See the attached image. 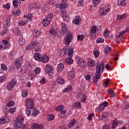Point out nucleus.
I'll list each match as a JSON object with an SVG mask.
<instances>
[{"label":"nucleus","instance_id":"f257e3e1","mask_svg":"<svg viewBox=\"0 0 129 129\" xmlns=\"http://www.w3.org/2000/svg\"><path fill=\"white\" fill-rule=\"evenodd\" d=\"M67 54L68 55L69 57L66 59V61L67 64L70 65L73 63V59L72 57V56H73V48L72 47H69L68 49V51L67 48L63 49L62 52L61 51L60 54V56H64V55H67Z\"/></svg>","mask_w":129,"mask_h":129},{"label":"nucleus","instance_id":"f03ea898","mask_svg":"<svg viewBox=\"0 0 129 129\" xmlns=\"http://www.w3.org/2000/svg\"><path fill=\"white\" fill-rule=\"evenodd\" d=\"M23 122L24 118L21 116L18 117L17 121L14 123V126L19 128L26 129V125Z\"/></svg>","mask_w":129,"mask_h":129},{"label":"nucleus","instance_id":"7ed1b4c3","mask_svg":"<svg viewBox=\"0 0 129 129\" xmlns=\"http://www.w3.org/2000/svg\"><path fill=\"white\" fill-rule=\"evenodd\" d=\"M72 40H73V35L71 32H69L67 33L66 36L64 37L63 43L65 45H67V46H69L70 43L72 42Z\"/></svg>","mask_w":129,"mask_h":129},{"label":"nucleus","instance_id":"20e7f679","mask_svg":"<svg viewBox=\"0 0 129 129\" xmlns=\"http://www.w3.org/2000/svg\"><path fill=\"white\" fill-rule=\"evenodd\" d=\"M53 14L50 13L44 18L42 22L44 27H47L48 25H50V23H51V21L53 20Z\"/></svg>","mask_w":129,"mask_h":129},{"label":"nucleus","instance_id":"39448f33","mask_svg":"<svg viewBox=\"0 0 129 129\" xmlns=\"http://www.w3.org/2000/svg\"><path fill=\"white\" fill-rule=\"evenodd\" d=\"M96 65V73L101 75V72H103L104 70V62H97Z\"/></svg>","mask_w":129,"mask_h":129},{"label":"nucleus","instance_id":"423d86ee","mask_svg":"<svg viewBox=\"0 0 129 129\" xmlns=\"http://www.w3.org/2000/svg\"><path fill=\"white\" fill-rule=\"evenodd\" d=\"M10 24H11V18L8 17L6 19L5 23L4 24V29L2 33V36L7 35V33H8V30H9V25H10Z\"/></svg>","mask_w":129,"mask_h":129},{"label":"nucleus","instance_id":"0eeeda50","mask_svg":"<svg viewBox=\"0 0 129 129\" xmlns=\"http://www.w3.org/2000/svg\"><path fill=\"white\" fill-rule=\"evenodd\" d=\"M45 74H48L50 77L53 76V68L50 64L47 63L44 68Z\"/></svg>","mask_w":129,"mask_h":129},{"label":"nucleus","instance_id":"6e6552de","mask_svg":"<svg viewBox=\"0 0 129 129\" xmlns=\"http://www.w3.org/2000/svg\"><path fill=\"white\" fill-rule=\"evenodd\" d=\"M109 11H110V5H106L105 9L104 8L99 9V13L100 16H104V15H106V13H108Z\"/></svg>","mask_w":129,"mask_h":129},{"label":"nucleus","instance_id":"1a4fd4ad","mask_svg":"<svg viewBox=\"0 0 129 129\" xmlns=\"http://www.w3.org/2000/svg\"><path fill=\"white\" fill-rule=\"evenodd\" d=\"M17 84V79L14 78L7 84V89L9 91L14 88V86Z\"/></svg>","mask_w":129,"mask_h":129},{"label":"nucleus","instance_id":"9d476101","mask_svg":"<svg viewBox=\"0 0 129 129\" xmlns=\"http://www.w3.org/2000/svg\"><path fill=\"white\" fill-rule=\"evenodd\" d=\"M76 60H77L79 66H80L81 68H83V67L85 66L86 62H85L83 58L80 57H77Z\"/></svg>","mask_w":129,"mask_h":129},{"label":"nucleus","instance_id":"9b49d317","mask_svg":"<svg viewBox=\"0 0 129 129\" xmlns=\"http://www.w3.org/2000/svg\"><path fill=\"white\" fill-rule=\"evenodd\" d=\"M38 46V41H33L30 44L27 45L26 47V50H33V48L37 47Z\"/></svg>","mask_w":129,"mask_h":129},{"label":"nucleus","instance_id":"f8f14e48","mask_svg":"<svg viewBox=\"0 0 129 129\" xmlns=\"http://www.w3.org/2000/svg\"><path fill=\"white\" fill-rule=\"evenodd\" d=\"M11 46V44L7 40H3L2 44H0V49L4 50L6 48H9Z\"/></svg>","mask_w":129,"mask_h":129},{"label":"nucleus","instance_id":"ddd939ff","mask_svg":"<svg viewBox=\"0 0 129 129\" xmlns=\"http://www.w3.org/2000/svg\"><path fill=\"white\" fill-rule=\"evenodd\" d=\"M25 105L27 108L31 109H34V108H35L34 107V103H33V101H32L31 99H28L25 101Z\"/></svg>","mask_w":129,"mask_h":129},{"label":"nucleus","instance_id":"4468645a","mask_svg":"<svg viewBox=\"0 0 129 129\" xmlns=\"http://www.w3.org/2000/svg\"><path fill=\"white\" fill-rule=\"evenodd\" d=\"M60 14H61V17L66 21V22H68L69 21V17L68 16V14H67V12H66V11L65 10L62 9L60 11Z\"/></svg>","mask_w":129,"mask_h":129},{"label":"nucleus","instance_id":"2eb2a0df","mask_svg":"<svg viewBox=\"0 0 129 129\" xmlns=\"http://www.w3.org/2000/svg\"><path fill=\"white\" fill-rule=\"evenodd\" d=\"M100 76H101V75L97 73L92 74V78L94 82H97L100 79Z\"/></svg>","mask_w":129,"mask_h":129},{"label":"nucleus","instance_id":"dca6fc26","mask_svg":"<svg viewBox=\"0 0 129 129\" xmlns=\"http://www.w3.org/2000/svg\"><path fill=\"white\" fill-rule=\"evenodd\" d=\"M68 29L67 28V26H66V24L64 23H61V29L60 30L59 33H61L62 35H65L66 34V32H67Z\"/></svg>","mask_w":129,"mask_h":129},{"label":"nucleus","instance_id":"f3484780","mask_svg":"<svg viewBox=\"0 0 129 129\" xmlns=\"http://www.w3.org/2000/svg\"><path fill=\"white\" fill-rule=\"evenodd\" d=\"M23 59H24V56H20L19 59L16 60V66L17 69L21 67L22 63H23Z\"/></svg>","mask_w":129,"mask_h":129},{"label":"nucleus","instance_id":"a211bd4d","mask_svg":"<svg viewBox=\"0 0 129 129\" xmlns=\"http://www.w3.org/2000/svg\"><path fill=\"white\" fill-rule=\"evenodd\" d=\"M32 128L33 129H44L43 125H40L38 123H33L32 124Z\"/></svg>","mask_w":129,"mask_h":129},{"label":"nucleus","instance_id":"6ab92c4d","mask_svg":"<svg viewBox=\"0 0 129 129\" xmlns=\"http://www.w3.org/2000/svg\"><path fill=\"white\" fill-rule=\"evenodd\" d=\"M88 65L90 67H94L95 66V61L91 58L88 59Z\"/></svg>","mask_w":129,"mask_h":129},{"label":"nucleus","instance_id":"aec40b11","mask_svg":"<svg viewBox=\"0 0 129 129\" xmlns=\"http://www.w3.org/2000/svg\"><path fill=\"white\" fill-rule=\"evenodd\" d=\"M80 21H81V18L79 16H77L75 19L73 20V23L75 24V25H77L80 23Z\"/></svg>","mask_w":129,"mask_h":129},{"label":"nucleus","instance_id":"412c9836","mask_svg":"<svg viewBox=\"0 0 129 129\" xmlns=\"http://www.w3.org/2000/svg\"><path fill=\"white\" fill-rule=\"evenodd\" d=\"M34 58L36 61H41L42 55L40 53H35L34 55Z\"/></svg>","mask_w":129,"mask_h":129},{"label":"nucleus","instance_id":"4be33fe9","mask_svg":"<svg viewBox=\"0 0 129 129\" xmlns=\"http://www.w3.org/2000/svg\"><path fill=\"white\" fill-rule=\"evenodd\" d=\"M56 82L57 84H59L60 85L64 84V79L61 77H58L56 78Z\"/></svg>","mask_w":129,"mask_h":129},{"label":"nucleus","instance_id":"5701e85b","mask_svg":"<svg viewBox=\"0 0 129 129\" xmlns=\"http://www.w3.org/2000/svg\"><path fill=\"white\" fill-rule=\"evenodd\" d=\"M64 69V64L62 63H59L57 66V72H61Z\"/></svg>","mask_w":129,"mask_h":129},{"label":"nucleus","instance_id":"b1692460","mask_svg":"<svg viewBox=\"0 0 129 129\" xmlns=\"http://www.w3.org/2000/svg\"><path fill=\"white\" fill-rule=\"evenodd\" d=\"M69 77H71L72 78H74L75 76V71L74 69H72V71L68 72Z\"/></svg>","mask_w":129,"mask_h":129},{"label":"nucleus","instance_id":"393cba45","mask_svg":"<svg viewBox=\"0 0 129 129\" xmlns=\"http://www.w3.org/2000/svg\"><path fill=\"white\" fill-rule=\"evenodd\" d=\"M40 61L43 62V63H47V62H49V57L47 55H44L43 57L41 56Z\"/></svg>","mask_w":129,"mask_h":129},{"label":"nucleus","instance_id":"a878e982","mask_svg":"<svg viewBox=\"0 0 129 129\" xmlns=\"http://www.w3.org/2000/svg\"><path fill=\"white\" fill-rule=\"evenodd\" d=\"M28 23H29V22L27 21V20H22L20 21L18 24L20 27H22V26H25Z\"/></svg>","mask_w":129,"mask_h":129},{"label":"nucleus","instance_id":"bb28decb","mask_svg":"<svg viewBox=\"0 0 129 129\" xmlns=\"http://www.w3.org/2000/svg\"><path fill=\"white\" fill-rule=\"evenodd\" d=\"M29 78H30V80H32L33 78H35L36 77V73L34 72H30L29 74Z\"/></svg>","mask_w":129,"mask_h":129},{"label":"nucleus","instance_id":"cd10ccee","mask_svg":"<svg viewBox=\"0 0 129 129\" xmlns=\"http://www.w3.org/2000/svg\"><path fill=\"white\" fill-rule=\"evenodd\" d=\"M24 18L26 19L27 21H32L31 19L33 18V14H29L27 16L24 15Z\"/></svg>","mask_w":129,"mask_h":129},{"label":"nucleus","instance_id":"c85d7f7f","mask_svg":"<svg viewBox=\"0 0 129 129\" xmlns=\"http://www.w3.org/2000/svg\"><path fill=\"white\" fill-rule=\"evenodd\" d=\"M33 35L34 37H39V35H40V31L35 29L33 32Z\"/></svg>","mask_w":129,"mask_h":129},{"label":"nucleus","instance_id":"c756f323","mask_svg":"<svg viewBox=\"0 0 129 129\" xmlns=\"http://www.w3.org/2000/svg\"><path fill=\"white\" fill-rule=\"evenodd\" d=\"M12 14L14 15V16H19L21 14V10H15L13 11Z\"/></svg>","mask_w":129,"mask_h":129},{"label":"nucleus","instance_id":"7c9ffc66","mask_svg":"<svg viewBox=\"0 0 129 129\" xmlns=\"http://www.w3.org/2000/svg\"><path fill=\"white\" fill-rule=\"evenodd\" d=\"M73 107L74 108H81V103L79 102L75 103L73 105Z\"/></svg>","mask_w":129,"mask_h":129},{"label":"nucleus","instance_id":"2f4dec72","mask_svg":"<svg viewBox=\"0 0 129 129\" xmlns=\"http://www.w3.org/2000/svg\"><path fill=\"white\" fill-rule=\"evenodd\" d=\"M19 41L20 45H24L26 42L25 40V39H24V37H23L22 36H21L19 38Z\"/></svg>","mask_w":129,"mask_h":129},{"label":"nucleus","instance_id":"473e14b6","mask_svg":"<svg viewBox=\"0 0 129 129\" xmlns=\"http://www.w3.org/2000/svg\"><path fill=\"white\" fill-rule=\"evenodd\" d=\"M117 124H118V121H117V119H114L113 121V124H112V128L114 129L116 126H117Z\"/></svg>","mask_w":129,"mask_h":129},{"label":"nucleus","instance_id":"72a5a7b5","mask_svg":"<svg viewBox=\"0 0 129 129\" xmlns=\"http://www.w3.org/2000/svg\"><path fill=\"white\" fill-rule=\"evenodd\" d=\"M39 113L40 112L39 111V110H38V109H35V108L33 109V111H32V114L34 117H35V116H36V115H38Z\"/></svg>","mask_w":129,"mask_h":129},{"label":"nucleus","instance_id":"f704fd0d","mask_svg":"<svg viewBox=\"0 0 129 129\" xmlns=\"http://www.w3.org/2000/svg\"><path fill=\"white\" fill-rule=\"evenodd\" d=\"M111 51V47L109 46H107L106 48L104 49V53L105 54H108L109 52Z\"/></svg>","mask_w":129,"mask_h":129},{"label":"nucleus","instance_id":"c9c22d12","mask_svg":"<svg viewBox=\"0 0 129 129\" xmlns=\"http://www.w3.org/2000/svg\"><path fill=\"white\" fill-rule=\"evenodd\" d=\"M124 18H126V14H123L122 15H118L117 17V20L119 21V20H122V19H124Z\"/></svg>","mask_w":129,"mask_h":129},{"label":"nucleus","instance_id":"e433bc0d","mask_svg":"<svg viewBox=\"0 0 129 129\" xmlns=\"http://www.w3.org/2000/svg\"><path fill=\"white\" fill-rule=\"evenodd\" d=\"M19 2H20V0H14L13 1V5L14 8H17L19 6Z\"/></svg>","mask_w":129,"mask_h":129},{"label":"nucleus","instance_id":"4c0bfd02","mask_svg":"<svg viewBox=\"0 0 129 129\" xmlns=\"http://www.w3.org/2000/svg\"><path fill=\"white\" fill-rule=\"evenodd\" d=\"M67 0H62V4L61 5L60 8L61 9H64V8H66L67 7V4H66Z\"/></svg>","mask_w":129,"mask_h":129},{"label":"nucleus","instance_id":"58836bf2","mask_svg":"<svg viewBox=\"0 0 129 129\" xmlns=\"http://www.w3.org/2000/svg\"><path fill=\"white\" fill-rule=\"evenodd\" d=\"M75 119H73V120H71L70 123L69 124L68 127H72V126L74 125V123H75Z\"/></svg>","mask_w":129,"mask_h":129},{"label":"nucleus","instance_id":"ea45409f","mask_svg":"<svg viewBox=\"0 0 129 129\" xmlns=\"http://www.w3.org/2000/svg\"><path fill=\"white\" fill-rule=\"evenodd\" d=\"M22 94L23 97H27L29 93L26 90H23L22 92Z\"/></svg>","mask_w":129,"mask_h":129},{"label":"nucleus","instance_id":"a19ab883","mask_svg":"<svg viewBox=\"0 0 129 129\" xmlns=\"http://www.w3.org/2000/svg\"><path fill=\"white\" fill-rule=\"evenodd\" d=\"M101 0H93L92 3L94 5L95 7H96V6H98L99 4V3H100Z\"/></svg>","mask_w":129,"mask_h":129},{"label":"nucleus","instance_id":"79ce46f5","mask_svg":"<svg viewBox=\"0 0 129 129\" xmlns=\"http://www.w3.org/2000/svg\"><path fill=\"white\" fill-rule=\"evenodd\" d=\"M105 107L103 105V104H100L99 106L98 107V109L100 111H103L104 110Z\"/></svg>","mask_w":129,"mask_h":129},{"label":"nucleus","instance_id":"37998d69","mask_svg":"<svg viewBox=\"0 0 129 129\" xmlns=\"http://www.w3.org/2000/svg\"><path fill=\"white\" fill-rule=\"evenodd\" d=\"M71 89H72V87L69 86L63 90V92H70Z\"/></svg>","mask_w":129,"mask_h":129},{"label":"nucleus","instance_id":"c03bdc74","mask_svg":"<svg viewBox=\"0 0 129 129\" xmlns=\"http://www.w3.org/2000/svg\"><path fill=\"white\" fill-rule=\"evenodd\" d=\"M96 30H97V28L96 26H93L91 29V33L92 34L96 33Z\"/></svg>","mask_w":129,"mask_h":129},{"label":"nucleus","instance_id":"a18cd8bd","mask_svg":"<svg viewBox=\"0 0 129 129\" xmlns=\"http://www.w3.org/2000/svg\"><path fill=\"white\" fill-rule=\"evenodd\" d=\"M54 118H55V116L53 114L49 115L48 117L47 120H48V121H51L53 120Z\"/></svg>","mask_w":129,"mask_h":129},{"label":"nucleus","instance_id":"49530a36","mask_svg":"<svg viewBox=\"0 0 129 129\" xmlns=\"http://www.w3.org/2000/svg\"><path fill=\"white\" fill-rule=\"evenodd\" d=\"M1 69H2V70H4V71H7L8 70V68H7V66H6L5 63H2Z\"/></svg>","mask_w":129,"mask_h":129},{"label":"nucleus","instance_id":"de8ad7c7","mask_svg":"<svg viewBox=\"0 0 129 129\" xmlns=\"http://www.w3.org/2000/svg\"><path fill=\"white\" fill-rule=\"evenodd\" d=\"M104 36L105 38H107V37L109 36V31L108 30H105L104 32Z\"/></svg>","mask_w":129,"mask_h":129},{"label":"nucleus","instance_id":"09e8293b","mask_svg":"<svg viewBox=\"0 0 129 129\" xmlns=\"http://www.w3.org/2000/svg\"><path fill=\"white\" fill-rule=\"evenodd\" d=\"M108 93L109 95H111L112 97H114V91L112 90H108Z\"/></svg>","mask_w":129,"mask_h":129},{"label":"nucleus","instance_id":"8fccbe9b","mask_svg":"<svg viewBox=\"0 0 129 129\" xmlns=\"http://www.w3.org/2000/svg\"><path fill=\"white\" fill-rule=\"evenodd\" d=\"M63 108V106L62 105H60L57 106L56 108H55V109L56 110H57V111H61V110H62Z\"/></svg>","mask_w":129,"mask_h":129},{"label":"nucleus","instance_id":"3c124183","mask_svg":"<svg viewBox=\"0 0 129 129\" xmlns=\"http://www.w3.org/2000/svg\"><path fill=\"white\" fill-rule=\"evenodd\" d=\"M31 109H30L29 108H27V109H26V113L27 115V116H30V115L31 114Z\"/></svg>","mask_w":129,"mask_h":129},{"label":"nucleus","instance_id":"603ef678","mask_svg":"<svg viewBox=\"0 0 129 129\" xmlns=\"http://www.w3.org/2000/svg\"><path fill=\"white\" fill-rule=\"evenodd\" d=\"M33 7H34V9H40V8H41V5H40V4H37V3H33Z\"/></svg>","mask_w":129,"mask_h":129},{"label":"nucleus","instance_id":"864d4df0","mask_svg":"<svg viewBox=\"0 0 129 129\" xmlns=\"http://www.w3.org/2000/svg\"><path fill=\"white\" fill-rule=\"evenodd\" d=\"M6 122H8V120L5 118L0 119V124H4V123H6Z\"/></svg>","mask_w":129,"mask_h":129},{"label":"nucleus","instance_id":"5fc2aeb1","mask_svg":"<svg viewBox=\"0 0 129 129\" xmlns=\"http://www.w3.org/2000/svg\"><path fill=\"white\" fill-rule=\"evenodd\" d=\"M35 73L36 74H40V73H41V68H36L35 69Z\"/></svg>","mask_w":129,"mask_h":129},{"label":"nucleus","instance_id":"6e6d98bb","mask_svg":"<svg viewBox=\"0 0 129 129\" xmlns=\"http://www.w3.org/2000/svg\"><path fill=\"white\" fill-rule=\"evenodd\" d=\"M103 42H104V39L101 38H99L96 40V43L98 44H99V43H103Z\"/></svg>","mask_w":129,"mask_h":129},{"label":"nucleus","instance_id":"4d7b16f0","mask_svg":"<svg viewBox=\"0 0 129 129\" xmlns=\"http://www.w3.org/2000/svg\"><path fill=\"white\" fill-rule=\"evenodd\" d=\"M14 105H15V101H11L7 103V106H9L10 107L11 106H14Z\"/></svg>","mask_w":129,"mask_h":129},{"label":"nucleus","instance_id":"13d9d810","mask_svg":"<svg viewBox=\"0 0 129 129\" xmlns=\"http://www.w3.org/2000/svg\"><path fill=\"white\" fill-rule=\"evenodd\" d=\"M46 3L47 5H50V6H53L54 5L53 0H46Z\"/></svg>","mask_w":129,"mask_h":129},{"label":"nucleus","instance_id":"bf43d9fd","mask_svg":"<svg viewBox=\"0 0 129 129\" xmlns=\"http://www.w3.org/2000/svg\"><path fill=\"white\" fill-rule=\"evenodd\" d=\"M77 39L79 41H82L84 39V35H79L77 37Z\"/></svg>","mask_w":129,"mask_h":129},{"label":"nucleus","instance_id":"052dcab7","mask_svg":"<svg viewBox=\"0 0 129 129\" xmlns=\"http://www.w3.org/2000/svg\"><path fill=\"white\" fill-rule=\"evenodd\" d=\"M49 33L52 35H53V36H56V31L53 28H52L49 30Z\"/></svg>","mask_w":129,"mask_h":129},{"label":"nucleus","instance_id":"680f3d73","mask_svg":"<svg viewBox=\"0 0 129 129\" xmlns=\"http://www.w3.org/2000/svg\"><path fill=\"white\" fill-rule=\"evenodd\" d=\"M83 6V0H78V6L82 7Z\"/></svg>","mask_w":129,"mask_h":129},{"label":"nucleus","instance_id":"e2e57ef3","mask_svg":"<svg viewBox=\"0 0 129 129\" xmlns=\"http://www.w3.org/2000/svg\"><path fill=\"white\" fill-rule=\"evenodd\" d=\"M93 54L94 55L95 57L96 58H97L98 56H99V51L97 50H95L93 52Z\"/></svg>","mask_w":129,"mask_h":129},{"label":"nucleus","instance_id":"0e129e2a","mask_svg":"<svg viewBox=\"0 0 129 129\" xmlns=\"http://www.w3.org/2000/svg\"><path fill=\"white\" fill-rule=\"evenodd\" d=\"M93 116H94V114H93V113H92L89 114L87 119H88V120H91V119H92V117H93Z\"/></svg>","mask_w":129,"mask_h":129},{"label":"nucleus","instance_id":"69168bd1","mask_svg":"<svg viewBox=\"0 0 129 129\" xmlns=\"http://www.w3.org/2000/svg\"><path fill=\"white\" fill-rule=\"evenodd\" d=\"M16 107H14V108H11L10 109H9V112H10V113H14V112H15V111L16 110Z\"/></svg>","mask_w":129,"mask_h":129},{"label":"nucleus","instance_id":"338daca9","mask_svg":"<svg viewBox=\"0 0 129 129\" xmlns=\"http://www.w3.org/2000/svg\"><path fill=\"white\" fill-rule=\"evenodd\" d=\"M3 8H4L5 9H7V10H10L11 7L10 6V5L7 3L6 4V5H3Z\"/></svg>","mask_w":129,"mask_h":129},{"label":"nucleus","instance_id":"774afa93","mask_svg":"<svg viewBox=\"0 0 129 129\" xmlns=\"http://www.w3.org/2000/svg\"><path fill=\"white\" fill-rule=\"evenodd\" d=\"M103 129H111V127L108 125L104 124L102 126Z\"/></svg>","mask_w":129,"mask_h":129}]
</instances>
